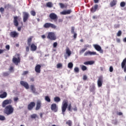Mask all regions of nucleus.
<instances>
[{
    "mask_svg": "<svg viewBox=\"0 0 126 126\" xmlns=\"http://www.w3.org/2000/svg\"><path fill=\"white\" fill-rule=\"evenodd\" d=\"M71 32L72 34H73L74 32V27H71Z\"/></svg>",
    "mask_w": 126,
    "mask_h": 126,
    "instance_id": "nucleus-48",
    "label": "nucleus"
},
{
    "mask_svg": "<svg viewBox=\"0 0 126 126\" xmlns=\"http://www.w3.org/2000/svg\"><path fill=\"white\" fill-rule=\"evenodd\" d=\"M9 35L12 38H16L18 37V36L19 35V33L15 31H13L10 32Z\"/></svg>",
    "mask_w": 126,
    "mask_h": 126,
    "instance_id": "nucleus-13",
    "label": "nucleus"
},
{
    "mask_svg": "<svg viewBox=\"0 0 126 126\" xmlns=\"http://www.w3.org/2000/svg\"><path fill=\"white\" fill-rule=\"evenodd\" d=\"M4 11V8L3 7L0 8V12H1V13H3Z\"/></svg>",
    "mask_w": 126,
    "mask_h": 126,
    "instance_id": "nucleus-47",
    "label": "nucleus"
},
{
    "mask_svg": "<svg viewBox=\"0 0 126 126\" xmlns=\"http://www.w3.org/2000/svg\"><path fill=\"white\" fill-rule=\"evenodd\" d=\"M7 96V93L6 92H3V94H0V98L1 99H4V98H6Z\"/></svg>",
    "mask_w": 126,
    "mask_h": 126,
    "instance_id": "nucleus-22",
    "label": "nucleus"
},
{
    "mask_svg": "<svg viewBox=\"0 0 126 126\" xmlns=\"http://www.w3.org/2000/svg\"><path fill=\"white\" fill-rule=\"evenodd\" d=\"M29 13L26 12H23V22H26L30 17Z\"/></svg>",
    "mask_w": 126,
    "mask_h": 126,
    "instance_id": "nucleus-11",
    "label": "nucleus"
},
{
    "mask_svg": "<svg viewBox=\"0 0 126 126\" xmlns=\"http://www.w3.org/2000/svg\"><path fill=\"white\" fill-rule=\"evenodd\" d=\"M117 115H118V116H122L123 113H122V112H118L117 113Z\"/></svg>",
    "mask_w": 126,
    "mask_h": 126,
    "instance_id": "nucleus-63",
    "label": "nucleus"
},
{
    "mask_svg": "<svg viewBox=\"0 0 126 126\" xmlns=\"http://www.w3.org/2000/svg\"><path fill=\"white\" fill-rule=\"evenodd\" d=\"M31 119H36V118H38V116H37V114H33L32 115H31Z\"/></svg>",
    "mask_w": 126,
    "mask_h": 126,
    "instance_id": "nucleus-33",
    "label": "nucleus"
},
{
    "mask_svg": "<svg viewBox=\"0 0 126 126\" xmlns=\"http://www.w3.org/2000/svg\"><path fill=\"white\" fill-rule=\"evenodd\" d=\"M66 125H68L69 126H71L72 125V122L70 120H68L66 122Z\"/></svg>",
    "mask_w": 126,
    "mask_h": 126,
    "instance_id": "nucleus-34",
    "label": "nucleus"
},
{
    "mask_svg": "<svg viewBox=\"0 0 126 126\" xmlns=\"http://www.w3.org/2000/svg\"><path fill=\"white\" fill-rule=\"evenodd\" d=\"M59 5L61 8H64V4L63 3H60Z\"/></svg>",
    "mask_w": 126,
    "mask_h": 126,
    "instance_id": "nucleus-44",
    "label": "nucleus"
},
{
    "mask_svg": "<svg viewBox=\"0 0 126 126\" xmlns=\"http://www.w3.org/2000/svg\"><path fill=\"white\" fill-rule=\"evenodd\" d=\"M121 67L124 69V72H126V58L121 63Z\"/></svg>",
    "mask_w": 126,
    "mask_h": 126,
    "instance_id": "nucleus-9",
    "label": "nucleus"
},
{
    "mask_svg": "<svg viewBox=\"0 0 126 126\" xmlns=\"http://www.w3.org/2000/svg\"><path fill=\"white\" fill-rule=\"evenodd\" d=\"M31 46V50L32 52H35L37 50V46L35 45V44L32 43L30 45Z\"/></svg>",
    "mask_w": 126,
    "mask_h": 126,
    "instance_id": "nucleus-20",
    "label": "nucleus"
},
{
    "mask_svg": "<svg viewBox=\"0 0 126 126\" xmlns=\"http://www.w3.org/2000/svg\"><path fill=\"white\" fill-rule=\"evenodd\" d=\"M81 69L83 71H85V70H87V67L85 65H81Z\"/></svg>",
    "mask_w": 126,
    "mask_h": 126,
    "instance_id": "nucleus-32",
    "label": "nucleus"
},
{
    "mask_svg": "<svg viewBox=\"0 0 126 126\" xmlns=\"http://www.w3.org/2000/svg\"><path fill=\"white\" fill-rule=\"evenodd\" d=\"M18 31H21V27H19L17 29Z\"/></svg>",
    "mask_w": 126,
    "mask_h": 126,
    "instance_id": "nucleus-64",
    "label": "nucleus"
},
{
    "mask_svg": "<svg viewBox=\"0 0 126 126\" xmlns=\"http://www.w3.org/2000/svg\"><path fill=\"white\" fill-rule=\"evenodd\" d=\"M49 17L51 18L52 20H54V21L56 22L58 20V16H57V14L52 13H51L49 15Z\"/></svg>",
    "mask_w": 126,
    "mask_h": 126,
    "instance_id": "nucleus-12",
    "label": "nucleus"
},
{
    "mask_svg": "<svg viewBox=\"0 0 126 126\" xmlns=\"http://www.w3.org/2000/svg\"><path fill=\"white\" fill-rule=\"evenodd\" d=\"M89 55H90V51H87L84 53V56L86 57L87 56H89Z\"/></svg>",
    "mask_w": 126,
    "mask_h": 126,
    "instance_id": "nucleus-40",
    "label": "nucleus"
},
{
    "mask_svg": "<svg viewBox=\"0 0 126 126\" xmlns=\"http://www.w3.org/2000/svg\"><path fill=\"white\" fill-rule=\"evenodd\" d=\"M117 4V0H113L111 1L110 3V5L111 7H113V6H115Z\"/></svg>",
    "mask_w": 126,
    "mask_h": 126,
    "instance_id": "nucleus-23",
    "label": "nucleus"
},
{
    "mask_svg": "<svg viewBox=\"0 0 126 126\" xmlns=\"http://www.w3.org/2000/svg\"><path fill=\"white\" fill-rule=\"evenodd\" d=\"M57 68H61V67H63V64L61 63H59L57 65Z\"/></svg>",
    "mask_w": 126,
    "mask_h": 126,
    "instance_id": "nucleus-38",
    "label": "nucleus"
},
{
    "mask_svg": "<svg viewBox=\"0 0 126 126\" xmlns=\"http://www.w3.org/2000/svg\"><path fill=\"white\" fill-rule=\"evenodd\" d=\"M51 111H53L55 113H57L58 112V107L57 106V104L53 103L51 105Z\"/></svg>",
    "mask_w": 126,
    "mask_h": 126,
    "instance_id": "nucleus-14",
    "label": "nucleus"
},
{
    "mask_svg": "<svg viewBox=\"0 0 126 126\" xmlns=\"http://www.w3.org/2000/svg\"><path fill=\"white\" fill-rule=\"evenodd\" d=\"M33 39V36H31L28 39V45L30 46L31 45V43L32 42V40Z\"/></svg>",
    "mask_w": 126,
    "mask_h": 126,
    "instance_id": "nucleus-24",
    "label": "nucleus"
},
{
    "mask_svg": "<svg viewBox=\"0 0 126 126\" xmlns=\"http://www.w3.org/2000/svg\"><path fill=\"white\" fill-rule=\"evenodd\" d=\"M8 75H9V73L8 72H4L2 73V76H4V77L8 76Z\"/></svg>",
    "mask_w": 126,
    "mask_h": 126,
    "instance_id": "nucleus-31",
    "label": "nucleus"
},
{
    "mask_svg": "<svg viewBox=\"0 0 126 126\" xmlns=\"http://www.w3.org/2000/svg\"><path fill=\"white\" fill-rule=\"evenodd\" d=\"M57 46H58V42H54L53 43V47L57 48Z\"/></svg>",
    "mask_w": 126,
    "mask_h": 126,
    "instance_id": "nucleus-50",
    "label": "nucleus"
},
{
    "mask_svg": "<svg viewBox=\"0 0 126 126\" xmlns=\"http://www.w3.org/2000/svg\"><path fill=\"white\" fill-rule=\"evenodd\" d=\"M18 20H19V19L18 18V16L14 17L13 23H14V25H15V26H18V25H19Z\"/></svg>",
    "mask_w": 126,
    "mask_h": 126,
    "instance_id": "nucleus-17",
    "label": "nucleus"
},
{
    "mask_svg": "<svg viewBox=\"0 0 126 126\" xmlns=\"http://www.w3.org/2000/svg\"><path fill=\"white\" fill-rule=\"evenodd\" d=\"M4 51H5L4 50L0 49V54H2V53H3V52H4Z\"/></svg>",
    "mask_w": 126,
    "mask_h": 126,
    "instance_id": "nucleus-60",
    "label": "nucleus"
},
{
    "mask_svg": "<svg viewBox=\"0 0 126 126\" xmlns=\"http://www.w3.org/2000/svg\"><path fill=\"white\" fill-rule=\"evenodd\" d=\"M116 41L117 43H121V39L120 38H117Z\"/></svg>",
    "mask_w": 126,
    "mask_h": 126,
    "instance_id": "nucleus-58",
    "label": "nucleus"
},
{
    "mask_svg": "<svg viewBox=\"0 0 126 126\" xmlns=\"http://www.w3.org/2000/svg\"><path fill=\"white\" fill-rule=\"evenodd\" d=\"M95 62L93 61H87V62H84V64H85L86 65H92V64H94V63Z\"/></svg>",
    "mask_w": 126,
    "mask_h": 126,
    "instance_id": "nucleus-21",
    "label": "nucleus"
},
{
    "mask_svg": "<svg viewBox=\"0 0 126 126\" xmlns=\"http://www.w3.org/2000/svg\"><path fill=\"white\" fill-rule=\"evenodd\" d=\"M73 34H74L73 37L74 39H76V37H77V34L75 32H74Z\"/></svg>",
    "mask_w": 126,
    "mask_h": 126,
    "instance_id": "nucleus-56",
    "label": "nucleus"
},
{
    "mask_svg": "<svg viewBox=\"0 0 126 126\" xmlns=\"http://www.w3.org/2000/svg\"><path fill=\"white\" fill-rule=\"evenodd\" d=\"M14 102H16V101H18V97H14Z\"/></svg>",
    "mask_w": 126,
    "mask_h": 126,
    "instance_id": "nucleus-57",
    "label": "nucleus"
},
{
    "mask_svg": "<svg viewBox=\"0 0 126 126\" xmlns=\"http://www.w3.org/2000/svg\"><path fill=\"white\" fill-rule=\"evenodd\" d=\"M119 28H120V25H119V24L114 25V28H115V29H117Z\"/></svg>",
    "mask_w": 126,
    "mask_h": 126,
    "instance_id": "nucleus-49",
    "label": "nucleus"
},
{
    "mask_svg": "<svg viewBox=\"0 0 126 126\" xmlns=\"http://www.w3.org/2000/svg\"><path fill=\"white\" fill-rule=\"evenodd\" d=\"M41 107H42V102L41 101V100H37L35 107L36 111L40 110V109H41Z\"/></svg>",
    "mask_w": 126,
    "mask_h": 126,
    "instance_id": "nucleus-16",
    "label": "nucleus"
},
{
    "mask_svg": "<svg viewBox=\"0 0 126 126\" xmlns=\"http://www.w3.org/2000/svg\"><path fill=\"white\" fill-rule=\"evenodd\" d=\"M30 87L32 93H36V88H35V86L32 85Z\"/></svg>",
    "mask_w": 126,
    "mask_h": 126,
    "instance_id": "nucleus-25",
    "label": "nucleus"
},
{
    "mask_svg": "<svg viewBox=\"0 0 126 126\" xmlns=\"http://www.w3.org/2000/svg\"><path fill=\"white\" fill-rule=\"evenodd\" d=\"M10 48V47L8 45H6L5 46V49H6V50H8V51L9 50Z\"/></svg>",
    "mask_w": 126,
    "mask_h": 126,
    "instance_id": "nucleus-54",
    "label": "nucleus"
},
{
    "mask_svg": "<svg viewBox=\"0 0 126 126\" xmlns=\"http://www.w3.org/2000/svg\"><path fill=\"white\" fill-rule=\"evenodd\" d=\"M31 14L32 16H36V12H35V11H34V10H32L31 11Z\"/></svg>",
    "mask_w": 126,
    "mask_h": 126,
    "instance_id": "nucleus-37",
    "label": "nucleus"
},
{
    "mask_svg": "<svg viewBox=\"0 0 126 126\" xmlns=\"http://www.w3.org/2000/svg\"><path fill=\"white\" fill-rule=\"evenodd\" d=\"M87 50V48H83L80 51V54H83L85 51Z\"/></svg>",
    "mask_w": 126,
    "mask_h": 126,
    "instance_id": "nucleus-39",
    "label": "nucleus"
},
{
    "mask_svg": "<svg viewBox=\"0 0 126 126\" xmlns=\"http://www.w3.org/2000/svg\"><path fill=\"white\" fill-rule=\"evenodd\" d=\"M12 103V99H5L3 100L1 104V106L2 108H4L3 109V113L7 115V116H9L11 114H13L14 112V108L12 105H10Z\"/></svg>",
    "mask_w": 126,
    "mask_h": 126,
    "instance_id": "nucleus-1",
    "label": "nucleus"
},
{
    "mask_svg": "<svg viewBox=\"0 0 126 126\" xmlns=\"http://www.w3.org/2000/svg\"><path fill=\"white\" fill-rule=\"evenodd\" d=\"M35 71L37 73H40L41 72V66L40 64H37L35 67Z\"/></svg>",
    "mask_w": 126,
    "mask_h": 126,
    "instance_id": "nucleus-18",
    "label": "nucleus"
},
{
    "mask_svg": "<svg viewBox=\"0 0 126 126\" xmlns=\"http://www.w3.org/2000/svg\"><path fill=\"white\" fill-rule=\"evenodd\" d=\"M20 84L21 85H22V86H23L24 87H25L26 89H29V85L28 84V83L24 81H21Z\"/></svg>",
    "mask_w": 126,
    "mask_h": 126,
    "instance_id": "nucleus-15",
    "label": "nucleus"
},
{
    "mask_svg": "<svg viewBox=\"0 0 126 126\" xmlns=\"http://www.w3.org/2000/svg\"><path fill=\"white\" fill-rule=\"evenodd\" d=\"M113 70H114V68H113V66H110L109 67V71L110 72H113Z\"/></svg>",
    "mask_w": 126,
    "mask_h": 126,
    "instance_id": "nucleus-46",
    "label": "nucleus"
},
{
    "mask_svg": "<svg viewBox=\"0 0 126 126\" xmlns=\"http://www.w3.org/2000/svg\"><path fill=\"white\" fill-rule=\"evenodd\" d=\"M83 80H87V76L86 75H84L83 77Z\"/></svg>",
    "mask_w": 126,
    "mask_h": 126,
    "instance_id": "nucleus-53",
    "label": "nucleus"
},
{
    "mask_svg": "<svg viewBox=\"0 0 126 126\" xmlns=\"http://www.w3.org/2000/svg\"><path fill=\"white\" fill-rule=\"evenodd\" d=\"M43 28H45L46 29H48L49 28H52L53 29H56L57 28V26L51 23H45L43 25Z\"/></svg>",
    "mask_w": 126,
    "mask_h": 126,
    "instance_id": "nucleus-4",
    "label": "nucleus"
},
{
    "mask_svg": "<svg viewBox=\"0 0 126 126\" xmlns=\"http://www.w3.org/2000/svg\"><path fill=\"white\" fill-rule=\"evenodd\" d=\"M68 68L71 69L73 67V63H68Z\"/></svg>",
    "mask_w": 126,
    "mask_h": 126,
    "instance_id": "nucleus-30",
    "label": "nucleus"
},
{
    "mask_svg": "<svg viewBox=\"0 0 126 126\" xmlns=\"http://www.w3.org/2000/svg\"><path fill=\"white\" fill-rule=\"evenodd\" d=\"M94 3H98L99 2V0H94Z\"/></svg>",
    "mask_w": 126,
    "mask_h": 126,
    "instance_id": "nucleus-62",
    "label": "nucleus"
},
{
    "mask_svg": "<svg viewBox=\"0 0 126 126\" xmlns=\"http://www.w3.org/2000/svg\"><path fill=\"white\" fill-rule=\"evenodd\" d=\"M54 101L55 102H57V103L59 102H61V98L58 96H56L55 97H54Z\"/></svg>",
    "mask_w": 126,
    "mask_h": 126,
    "instance_id": "nucleus-28",
    "label": "nucleus"
},
{
    "mask_svg": "<svg viewBox=\"0 0 126 126\" xmlns=\"http://www.w3.org/2000/svg\"><path fill=\"white\" fill-rule=\"evenodd\" d=\"M17 57V58L15 57ZM15 57H13L12 59V62L16 65H18V64L20 63V55L19 54L15 55Z\"/></svg>",
    "mask_w": 126,
    "mask_h": 126,
    "instance_id": "nucleus-3",
    "label": "nucleus"
},
{
    "mask_svg": "<svg viewBox=\"0 0 126 126\" xmlns=\"http://www.w3.org/2000/svg\"><path fill=\"white\" fill-rule=\"evenodd\" d=\"M26 52H29V47L27 46L26 48Z\"/></svg>",
    "mask_w": 126,
    "mask_h": 126,
    "instance_id": "nucleus-61",
    "label": "nucleus"
},
{
    "mask_svg": "<svg viewBox=\"0 0 126 126\" xmlns=\"http://www.w3.org/2000/svg\"><path fill=\"white\" fill-rule=\"evenodd\" d=\"M113 124L115 125H118V121L117 120H115Z\"/></svg>",
    "mask_w": 126,
    "mask_h": 126,
    "instance_id": "nucleus-59",
    "label": "nucleus"
},
{
    "mask_svg": "<svg viewBox=\"0 0 126 126\" xmlns=\"http://www.w3.org/2000/svg\"><path fill=\"white\" fill-rule=\"evenodd\" d=\"M9 71H13V66H11L10 67L9 69Z\"/></svg>",
    "mask_w": 126,
    "mask_h": 126,
    "instance_id": "nucleus-55",
    "label": "nucleus"
},
{
    "mask_svg": "<svg viewBox=\"0 0 126 126\" xmlns=\"http://www.w3.org/2000/svg\"><path fill=\"white\" fill-rule=\"evenodd\" d=\"M74 70L75 72H77V73L79 72V68L77 67H75L74 69Z\"/></svg>",
    "mask_w": 126,
    "mask_h": 126,
    "instance_id": "nucleus-42",
    "label": "nucleus"
},
{
    "mask_svg": "<svg viewBox=\"0 0 126 126\" xmlns=\"http://www.w3.org/2000/svg\"><path fill=\"white\" fill-rule=\"evenodd\" d=\"M96 55H97V53H96V52H91V51H90V56H95Z\"/></svg>",
    "mask_w": 126,
    "mask_h": 126,
    "instance_id": "nucleus-41",
    "label": "nucleus"
},
{
    "mask_svg": "<svg viewBox=\"0 0 126 126\" xmlns=\"http://www.w3.org/2000/svg\"><path fill=\"white\" fill-rule=\"evenodd\" d=\"M36 103L34 102H31L28 105V109L29 111H32Z\"/></svg>",
    "mask_w": 126,
    "mask_h": 126,
    "instance_id": "nucleus-10",
    "label": "nucleus"
},
{
    "mask_svg": "<svg viewBox=\"0 0 126 126\" xmlns=\"http://www.w3.org/2000/svg\"><path fill=\"white\" fill-rule=\"evenodd\" d=\"M0 121H5V117L3 115H0Z\"/></svg>",
    "mask_w": 126,
    "mask_h": 126,
    "instance_id": "nucleus-36",
    "label": "nucleus"
},
{
    "mask_svg": "<svg viewBox=\"0 0 126 126\" xmlns=\"http://www.w3.org/2000/svg\"><path fill=\"white\" fill-rule=\"evenodd\" d=\"M97 9H98V4H95L91 9V11L93 13H94V12H95V11H96V10H97Z\"/></svg>",
    "mask_w": 126,
    "mask_h": 126,
    "instance_id": "nucleus-19",
    "label": "nucleus"
},
{
    "mask_svg": "<svg viewBox=\"0 0 126 126\" xmlns=\"http://www.w3.org/2000/svg\"><path fill=\"white\" fill-rule=\"evenodd\" d=\"M103 78L102 76H100L98 77L97 80V86L98 87H102V85H103Z\"/></svg>",
    "mask_w": 126,
    "mask_h": 126,
    "instance_id": "nucleus-7",
    "label": "nucleus"
},
{
    "mask_svg": "<svg viewBox=\"0 0 126 126\" xmlns=\"http://www.w3.org/2000/svg\"><path fill=\"white\" fill-rule=\"evenodd\" d=\"M47 39H49L50 40H51V41H55V40H57V37H56L55 33L50 32L48 34Z\"/></svg>",
    "mask_w": 126,
    "mask_h": 126,
    "instance_id": "nucleus-5",
    "label": "nucleus"
},
{
    "mask_svg": "<svg viewBox=\"0 0 126 126\" xmlns=\"http://www.w3.org/2000/svg\"><path fill=\"white\" fill-rule=\"evenodd\" d=\"M71 55V51L69 49V48L66 47L65 49V55H64L65 60H67V58L70 57Z\"/></svg>",
    "mask_w": 126,
    "mask_h": 126,
    "instance_id": "nucleus-6",
    "label": "nucleus"
},
{
    "mask_svg": "<svg viewBox=\"0 0 126 126\" xmlns=\"http://www.w3.org/2000/svg\"><path fill=\"white\" fill-rule=\"evenodd\" d=\"M90 91L91 92H95V86L93 85L90 87Z\"/></svg>",
    "mask_w": 126,
    "mask_h": 126,
    "instance_id": "nucleus-27",
    "label": "nucleus"
},
{
    "mask_svg": "<svg viewBox=\"0 0 126 126\" xmlns=\"http://www.w3.org/2000/svg\"><path fill=\"white\" fill-rule=\"evenodd\" d=\"M46 6L47 7H49L51 8V7H53V3L52 2H48L46 3Z\"/></svg>",
    "mask_w": 126,
    "mask_h": 126,
    "instance_id": "nucleus-26",
    "label": "nucleus"
},
{
    "mask_svg": "<svg viewBox=\"0 0 126 126\" xmlns=\"http://www.w3.org/2000/svg\"><path fill=\"white\" fill-rule=\"evenodd\" d=\"M71 108V104L68 105V100L67 99H64L61 106L63 115H64V113H65L66 109H67L69 112H72V110L74 112H77V107L76 106H75L72 109Z\"/></svg>",
    "mask_w": 126,
    "mask_h": 126,
    "instance_id": "nucleus-2",
    "label": "nucleus"
},
{
    "mask_svg": "<svg viewBox=\"0 0 126 126\" xmlns=\"http://www.w3.org/2000/svg\"><path fill=\"white\" fill-rule=\"evenodd\" d=\"M93 46L95 50H96V51H97V52H99L101 54H103V53H104V51H103L102 48L101 47V46H100V45L98 44H94Z\"/></svg>",
    "mask_w": 126,
    "mask_h": 126,
    "instance_id": "nucleus-8",
    "label": "nucleus"
},
{
    "mask_svg": "<svg viewBox=\"0 0 126 126\" xmlns=\"http://www.w3.org/2000/svg\"><path fill=\"white\" fill-rule=\"evenodd\" d=\"M61 14H62V15H66V13L65 12V10L61 12Z\"/></svg>",
    "mask_w": 126,
    "mask_h": 126,
    "instance_id": "nucleus-51",
    "label": "nucleus"
},
{
    "mask_svg": "<svg viewBox=\"0 0 126 126\" xmlns=\"http://www.w3.org/2000/svg\"><path fill=\"white\" fill-rule=\"evenodd\" d=\"M66 14H70L71 13V10H65Z\"/></svg>",
    "mask_w": 126,
    "mask_h": 126,
    "instance_id": "nucleus-45",
    "label": "nucleus"
},
{
    "mask_svg": "<svg viewBox=\"0 0 126 126\" xmlns=\"http://www.w3.org/2000/svg\"><path fill=\"white\" fill-rule=\"evenodd\" d=\"M121 35H122V31H119L117 33V36H118V37H120L121 36Z\"/></svg>",
    "mask_w": 126,
    "mask_h": 126,
    "instance_id": "nucleus-43",
    "label": "nucleus"
},
{
    "mask_svg": "<svg viewBox=\"0 0 126 126\" xmlns=\"http://www.w3.org/2000/svg\"><path fill=\"white\" fill-rule=\"evenodd\" d=\"M45 100L46 101V102H51V98H50V97L49 96H46L45 97Z\"/></svg>",
    "mask_w": 126,
    "mask_h": 126,
    "instance_id": "nucleus-29",
    "label": "nucleus"
},
{
    "mask_svg": "<svg viewBox=\"0 0 126 126\" xmlns=\"http://www.w3.org/2000/svg\"><path fill=\"white\" fill-rule=\"evenodd\" d=\"M28 71H25L23 73V75H26V74H28Z\"/></svg>",
    "mask_w": 126,
    "mask_h": 126,
    "instance_id": "nucleus-52",
    "label": "nucleus"
},
{
    "mask_svg": "<svg viewBox=\"0 0 126 126\" xmlns=\"http://www.w3.org/2000/svg\"><path fill=\"white\" fill-rule=\"evenodd\" d=\"M120 6L121 7H125L126 6V2L125 1H122L120 3Z\"/></svg>",
    "mask_w": 126,
    "mask_h": 126,
    "instance_id": "nucleus-35",
    "label": "nucleus"
}]
</instances>
